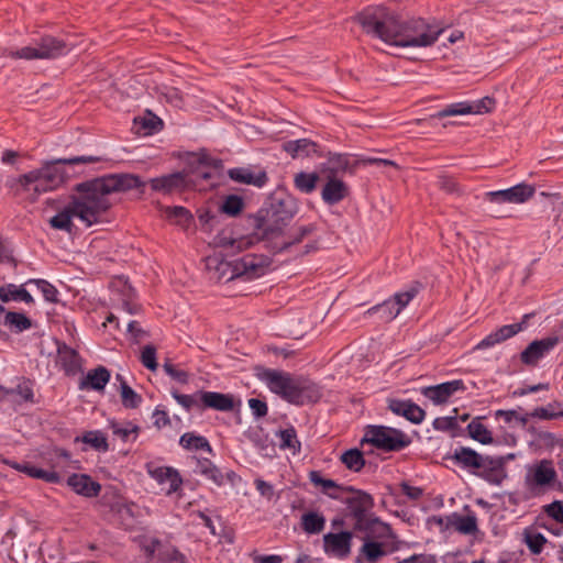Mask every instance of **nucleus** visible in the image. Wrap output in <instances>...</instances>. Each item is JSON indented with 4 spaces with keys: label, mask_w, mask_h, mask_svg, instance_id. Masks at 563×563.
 Listing matches in <instances>:
<instances>
[{
    "label": "nucleus",
    "mask_w": 563,
    "mask_h": 563,
    "mask_svg": "<svg viewBox=\"0 0 563 563\" xmlns=\"http://www.w3.org/2000/svg\"><path fill=\"white\" fill-rule=\"evenodd\" d=\"M189 179L187 173L176 172L161 177L152 178L150 180L151 188L154 191L168 195L175 191H181L189 187Z\"/></svg>",
    "instance_id": "nucleus-19"
},
{
    "label": "nucleus",
    "mask_w": 563,
    "mask_h": 563,
    "mask_svg": "<svg viewBox=\"0 0 563 563\" xmlns=\"http://www.w3.org/2000/svg\"><path fill=\"white\" fill-rule=\"evenodd\" d=\"M448 526L453 527L456 531L463 534H474L477 532V518L474 514L461 516L452 514L448 518Z\"/></svg>",
    "instance_id": "nucleus-31"
},
{
    "label": "nucleus",
    "mask_w": 563,
    "mask_h": 563,
    "mask_svg": "<svg viewBox=\"0 0 563 563\" xmlns=\"http://www.w3.org/2000/svg\"><path fill=\"white\" fill-rule=\"evenodd\" d=\"M27 284H34L42 292L44 299L49 302H57L58 291L51 283L45 279H30Z\"/></svg>",
    "instance_id": "nucleus-54"
},
{
    "label": "nucleus",
    "mask_w": 563,
    "mask_h": 563,
    "mask_svg": "<svg viewBox=\"0 0 563 563\" xmlns=\"http://www.w3.org/2000/svg\"><path fill=\"white\" fill-rule=\"evenodd\" d=\"M153 563H188L187 558L175 548H164L158 552L157 562Z\"/></svg>",
    "instance_id": "nucleus-55"
},
{
    "label": "nucleus",
    "mask_w": 563,
    "mask_h": 563,
    "mask_svg": "<svg viewBox=\"0 0 563 563\" xmlns=\"http://www.w3.org/2000/svg\"><path fill=\"white\" fill-rule=\"evenodd\" d=\"M373 313H379L380 319L383 321H391L400 313V311H398V309L396 308L395 300H391L389 298V299L385 300L384 302L369 308L366 311V314H373Z\"/></svg>",
    "instance_id": "nucleus-43"
},
{
    "label": "nucleus",
    "mask_w": 563,
    "mask_h": 563,
    "mask_svg": "<svg viewBox=\"0 0 563 563\" xmlns=\"http://www.w3.org/2000/svg\"><path fill=\"white\" fill-rule=\"evenodd\" d=\"M109 427L112 430V433L123 442L135 441L140 432V427L131 421L122 423L111 421Z\"/></svg>",
    "instance_id": "nucleus-36"
},
{
    "label": "nucleus",
    "mask_w": 563,
    "mask_h": 563,
    "mask_svg": "<svg viewBox=\"0 0 563 563\" xmlns=\"http://www.w3.org/2000/svg\"><path fill=\"white\" fill-rule=\"evenodd\" d=\"M4 324L9 325L15 332H22L31 328V320L20 312H7L4 316Z\"/></svg>",
    "instance_id": "nucleus-47"
},
{
    "label": "nucleus",
    "mask_w": 563,
    "mask_h": 563,
    "mask_svg": "<svg viewBox=\"0 0 563 563\" xmlns=\"http://www.w3.org/2000/svg\"><path fill=\"white\" fill-rule=\"evenodd\" d=\"M528 318H529V314H525L521 322L506 324V325L498 328L496 331L489 333L482 341H479L476 344L475 350L489 349L496 344H499V343L515 336L516 334H518L519 332H521L522 330L526 329Z\"/></svg>",
    "instance_id": "nucleus-18"
},
{
    "label": "nucleus",
    "mask_w": 563,
    "mask_h": 563,
    "mask_svg": "<svg viewBox=\"0 0 563 563\" xmlns=\"http://www.w3.org/2000/svg\"><path fill=\"white\" fill-rule=\"evenodd\" d=\"M18 184L22 189L36 200L42 194L54 190L49 183L44 178L38 169L31 170L18 178Z\"/></svg>",
    "instance_id": "nucleus-20"
},
{
    "label": "nucleus",
    "mask_w": 563,
    "mask_h": 563,
    "mask_svg": "<svg viewBox=\"0 0 563 563\" xmlns=\"http://www.w3.org/2000/svg\"><path fill=\"white\" fill-rule=\"evenodd\" d=\"M466 389L462 379H454L434 386L421 388V394L434 405L445 404L455 393Z\"/></svg>",
    "instance_id": "nucleus-16"
},
{
    "label": "nucleus",
    "mask_w": 563,
    "mask_h": 563,
    "mask_svg": "<svg viewBox=\"0 0 563 563\" xmlns=\"http://www.w3.org/2000/svg\"><path fill=\"white\" fill-rule=\"evenodd\" d=\"M283 148L292 158L311 157L314 155L321 156V154L319 153V145L308 139H299V140L285 142L283 144Z\"/></svg>",
    "instance_id": "nucleus-28"
},
{
    "label": "nucleus",
    "mask_w": 563,
    "mask_h": 563,
    "mask_svg": "<svg viewBox=\"0 0 563 563\" xmlns=\"http://www.w3.org/2000/svg\"><path fill=\"white\" fill-rule=\"evenodd\" d=\"M451 460L490 484L500 485L506 478L505 460L501 456L482 455L471 448L459 446L454 450Z\"/></svg>",
    "instance_id": "nucleus-6"
},
{
    "label": "nucleus",
    "mask_w": 563,
    "mask_h": 563,
    "mask_svg": "<svg viewBox=\"0 0 563 563\" xmlns=\"http://www.w3.org/2000/svg\"><path fill=\"white\" fill-rule=\"evenodd\" d=\"M214 244L224 249H238L241 250L245 244L243 239H235L231 232L223 230L214 236Z\"/></svg>",
    "instance_id": "nucleus-49"
},
{
    "label": "nucleus",
    "mask_w": 563,
    "mask_h": 563,
    "mask_svg": "<svg viewBox=\"0 0 563 563\" xmlns=\"http://www.w3.org/2000/svg\"><path fill=\"white\" fill-rule=\"evenodd\" d=\"M341 462L351 471L360 472L365 465L363 452L358 449H350L341 455Z\"/></svg>",
    "instance_id": "nucleus-44"
},
{
    "label": "nucleus",
    "mask_w": 563,
    "mask_h": 563,
    "mask_svg": "<svg viewBox=\"0 0 563 563\" xmlns=\"http://www.w3.org/2000/svg\"><path fill=\"white\" fill-rule=\"evenodd\" d=\"M82 441L101 452H107L109 449L107 437L101 431L86 432L82 435Z\"/></svg>",
    "instance_id": "nucleus-51"
},
{
    "label": "nucleus",
    "mask_w": 563,
    "mask_h": 563,
    "mask_svg": "<svg viewBox=\"0 0 563 563\" xmlns=\"http://www.w3.org/2000/svg\"><path fill=\"white\" fill-rule=\"evenodd\" d=\"M327 183L321 190L324 203L333 206L345 199L349 195L347 185L339 177L325 176Z\"/></svg>",
    "instance_id": "nucleus-24"
},
{
    "label": "nucleus",
    "mask_w": 563,
    "mask_h": 563,
    "mask_svg": "<svg viewBox=\"0 0 563 563\" xmlns=\"http://www.w3.org/2000/svg\"><path fill=\"white\" fill-rule=\"evenodd\" d=\"M319 181L318 173L299 172L294 176V186L302 194L309 195L317 188Z\"/></svg>",
    "instance_id": "nucleus-37"
},
{
    "label": "nucleus",
    "mask_w": 563,
    "mask_h": 563,
    "mask_svg": "<svg viewBox=\"0 0 563 563\" xmlns=\"http://www.w3.org/2000/svg\"><path fill=\"white\" fill-rule=\"evenodd\" d=\"M355 19L367 35L397 47H430L444 31L422 18L401 20L384 5L367 7Z\"/></svg>",
    "instance_id": "nucleus-2"
},
{
    "label": "nucleus",
    "mask_w": 563,
    "mask_h": 563,
    "mask_svg": "<svg viewBox=\"0 0 563 563\" xmlns=\"http://www.w3.org/2000/svg\"><path fill=\"white\" fill-rule=\"evenodd\" d=\"M547 515L555 521L563 523V505L561 501H553L544 508Z\"/></svg>",
    "instance_id": "nucleus-64"
},
{
    "label": "nucleus",
    "mask_w": 563,
    "mask_h": 563,
    "mask_svg": "<svg viewBox=\"0 0 563 563\" xmlns=\"http://www.w3.org/2000/svg\"><path fill=\"white\" fill-rule=\"evenodd\" d=\"M220 214H214L209 210L199 211L198 219L203 230L210 231L218 223Z\"/></svg>",
    "instance_id": "nucleus-63"
},
{
    "label": "nucleus",
    "mask_w": 563,
    "mask_h": 563,
    "mask_svg": "<svg viewBox=\"0 0 563 563\" xmlns=\"http://www.w3.org/2000/svg\"><path fill=\"white\" fill-rule=\"evenodd\" d=\"M268 266L269 260L256 254H246L233 261H227L220 255L206 258L209 279L216 283H228L236 278L252 280L263 276Z\"/></svg>",
    "instance_id": "nucleus-4"
},
{
    "label": "nucleus",
    "mask_w": 563,
    "mask_h": 563,
    "mask_svg": "<svg viewBox=\"0 0 563 563\" xmlns=\"http://www.w3.org/2000/svg\"><path fill=\"white\" fill-rule=\"evenodd\" d=\"M256 376L264 382L269 390L294 405L316 402L321 397L319 386L303 377H295L291 374L278 369L258 366Z\"/></svg>",
    "instance_id": "nucleus-3"
},
{
    "label": "nucleus",
    "mask_w": 563,
    "mask_h": 563,
    "mask_svg": "<svg viewBox=\"0 0 563 563\" xmlns=\"http://www.w3.org/2000/svg\"><path fill=\"white\" fill-rule=\"evenodd\" d=\"M362 532L364 542L355 558V563H377L391 551L388 545L389 540L395 539L393 533L387 538H374L369 536L368 531Z\"/></svg>",
    "instance_id": "nucleus-13"
},
{
    "label": "nucleus",
    "mask_w": 563,
    "mask_h": 563,
    "mask_svg": "<svg viewBox=\"0 0 563 563\" xmlns=\"http://www.w3.org/2000/svg\"><path fill=\"white\" fill-rule=\"evenodd\" d=\"M495 417L497 419L503 418L506 423H516L520 427H526L530 419L529 412H526L521 407L509 410H497Z\"/></svg>",
    "instance_id": "nucleus-40"
},
{
    "label": "nucleus",
    "mask_w": 563,
    "mask_h": 563,
    "mask_svg": "<svg viewBox=\"0 0 563 563\" xmlns=\"http://www.w3.org/2000/svg\"><path fill=\"white\" fill-rule=\"evenodd\" d=\"M277 435L280 440L279 448L282 450H290L292 454H297L300 452L301 444L297 439V432L294 427H289L277 432Z\"/></svg>",
    "instance_id": "nucleus-41"
},
{
    "label": "nucleus",
    "mask_w": 563,
    "mask_h": 563,
    "mask_svg": "<svg viewBox=\"0 0 563 563\" xmlns=\"http://www.w3.org/2000/svg\"><path fill=\"white\" fill-rule=\"evenodd\" d=\"M419 286L412 285L406 290L395 294L390 299L395 300L396 308L401 312L404 308L418 295Z\"/></svg>",
    "instance_id": "nucleus-52"
},
{
    "label": "nucleus",
    "mask_w": 563,
    "mask_h": 563,
    "mask_svg": "<svg viewBox=\"0 0 563 563\" xmlns=\"http://www.w3.org/2000/svg\"><path fill=\"white\" fill-rule=\"evenodd\" d=\"M0 299L3 302L10 300L24 301L25 303H33L34 299L31 294L23 286L8 285L0 288Z\"/></svg>",
    "instance_id": "nucleus-34"
},
{
    "label": "nucleus",
    "mask_w": 563,
    "mask_h": 563,
    "mask_svg": "<svg viewBox=\"0 0 563 563\" xmlns=\"http://www.w3.org/2000/svg\"><path fill=\"white\" fill-rule=\"evenodd\" d=\"M164 547L157 539H152L150 542L143 545V551L146 555V563L157 562V555L159 551H163Z\"/></svg>",
    "instance_id": "nucleus-60"
},
{
    "label": "nucleus",
    "mask_w": 563,
    "mask_h": 563,
    "mask_svg": "<svg viewBox=\"0 0 563 563\" xmlns=\"http://www.w3.org/2000/svg\"><path fill=\"white\" fill-rule=\"evenodd\" d=\"M349 167V159L342 154H331L325 163L320 165V170L325 176L339 177L340 174L344 173Z\"/></svg>",
    "instance_id": "nucleus-33"
},
{
    "label": "nucleus",
    "mask_w": 563,
    "mask_h": 563,
    "mask_svg": "<svg viewBox=\"0 0 563 563\" xmlns=\"http://www.w3.org/2000/svg\"><path fill=\"white\" fill-rule=\"evenodd\" d=\"M110 372L104 366H98L90 369L79 383L81 390H102L110 380Z\"/></svg>",
    "instance_id": "nucleus-29"
},
{
    "label": "nucleus",
    "mask_w": 563,
    "mask_h": 563,
    "mask_svg": "<svg viewBox=\"0 0 563 563\" xmlns=\"http://www.w3.org/2000/svg\"><path fill=\"white\" fill-rule=\"evenodd\" d=\"M117 380L120 382V395L123 407L128 409H135L142 402V397L134 391L125 382L121 374H117Z\"/></svg>",
    "instance_id": "nucleus-38"
},
{
    "label": "nucleus",
    "mask_w": 563,
    "mask_h": 563,
    "mask_svg": "<svg viewBox=\"0 0 563 563\" xmlns=\"http://www.w3.org/2000/svg\"><path fill=\"white\" fill-rule=\"evenodd\" d=\"M57 362L67 375H75L81 368L78 352L65 343H59L57 346Z\"/></svg>",
    "instance_id": "nucleus-26"
},
{
    "label": "nucleus",
    "mask_w": 563,
    "mask_h": 563,
    "mask_svg": "<svg viewBox=\"0 0 563 563\" xmlns=\"http://www.w3.org/2000/svg\"><path fill=\"white\" fill-rule=\"evenodd\" d=\"M243 206L244 203L241 197L236 195H230L225 198L222 206L220 207V212L235 217L242 211Z\"/></svg>",
    "instance_id": "nucleus-53"
},
{
    "label": "nucleus",
    "mask_w": 563,
    "mask_h": 563,
    "mask_svg": "<svg viewBox=\"0 0 563 563\" xmlns=\"http://www.w3.org/2000/svg\"><path fill=\"white\" fill-rule=\"evenodd\" d=\"M352 538L353 533L349 531L325 533L323 536V550L330 556L346 559L351 553Z\"/></svg>",
    "instance_id": "nucleus-15"
},
{
    "label": "nucleus",
    "mask_w": 563,
    "mask_h": 563,
    "mask_svg": "<svg viewBox=\"0 0 563 563\" xmlns=\"http://www.w3.org/2000/svg\"><path fill=\"white\" fill-rule=\"evenodd\" d=\"M309 479L310 482L316 486H321L323 494L329 493L331 489L338 490L339 484L334 482L333 479H325L321 476V473L318 471H311L309 473Z\"/></svg>",
    "instance_id": "nucleus-59"
},
{
    "label": "nucleus",
    "mask_w": 563,
    "mask_h": 563,
    "mask_svg": "<svg viewBox=\"0 0 563 563\" xmlns=\"http://www.w3.org/2000/svg\"><path fill=\"white\" fill-rule=\"evenodd\" d=\"M228 174L229 177L236 183L252 185L257 188L264 187L268 181V176L265 170L255 173L250 168L238 167L229 169Z\"/></svg>",
    "instance_id": "nucleus-25"
},
{
    "label": "nucleus",
    "mask_w": 563,
    "mask_h": 563,
    "mask_svg": "<svg viewBox=\"0 0 563 563\" xmlns=\"http://www.w3.org/2000/svg\"><path fill=\"white\" fill-rule=\"evenodd\" d=\"M298 207L292 197L274 199L261 208L254 217V228L263 238H273L283 232L297 213Z\"/></svg>",
    "instance_id": "nucleus-7"
},
{
    "label": "nucleus",
    "mask_w": 563,
    "mask_h": 563,
    "mask_svg": "<svg viewBox=\"0 0 563 563\" xmlns=\"http://www.w3.org/2000/svg\"><path fill=\"white\" fill-rule=\"evenodd\" d=\"M432 426L438 431H450L457 427L456 417H438L433 420Z\"/></svg>",
    "instance_id": "nucleus-62"
},
{
    "label": "nucleus",
    "mask_w": 563,
    "mask_h": 563,
    "mask_svg": "<svg viewBox=\"0 0 563 563\" xmlns=\"http://www.w3.org/2000/svg\"><path fill=\"white\" fill-rule=\"evenodd\" d=\"M11 395L19 396L24 401H33V388L30 380L22 379L14 388L7 391Z\"/></svg>",
    "instance_id": "nucleus-57"
},
{
    "label": "nucleus",
    "mask_w": 563,
    "mask_h": 563,
    "mask_svg": "<svg viewBox=\"0 0 563 563\" xmlns=\"http://www.w3.org/2000/svg\"><path fill=\"white\" fill-rule=\"evenodd\" d=\"M100 157L92 155L74 156L69 158H58L45 163L38 170L54 189L58 188L68 178V174L59 165L75 166L79 164H90L100 162Z\"/></svg>",
    "instance_id": "nucleus-10"
},
{
    "label": "nucleus",
    "mask_w": 563,
    "mask_h": 563,
    "mask_svg": "<svg viewBox=\"0 0 563 563\" xmlns=\"http://www.w3.org/2000/svg\"><path fill=\"white\" fill-rule=\"evenodd\" d=\"M166 216L169 220H174L177 224L186 228L192 220V216L184 207H167Z\"/></svg>",
    "instance_id": "nucleus-50"
},
{
    "label": "nucleus",
    "mask_w": 563,
    "mask_h": 563,
    "mask_svg": "<svg viewBox=\"0 0 563 563\" xmlns=\"http://www.w3.org/2000/svg\"><path fill=\"white\" fill-rule=\"evenodd\" d=\"M148 474L162 486V490L166 495L176 493L183 484L179 473L173 467L157 466L148 468Z\"/></svg>",
    "instance_id": "nucleus-21"
},
{
    "label": "nucleus",
    "mask_w": 563,
    "mask_h": 563,
    "mask_svg": "<svg viewBox=\"0 0 563 563\" xmlns=\"http://www.w3.org/2000/svg\"><path fill=\"white\" fill-rule=\"evenodd\" d=\"M388 409L397 416L405 417L415 424H419L424 420L426 411L411 400L390 399Z\"/></svg>",
    "instance_id": "nucleus-23"
},
{
    "label": "nucleus",
    "mask_w": 563,
    "mask_h": 563,
    "mask_svg": "<svg viewBox=\"0 0 563 563\" xmlns=\"http://www.w3.org/2000/svg\"><path fill=\"white\" fill-rule=\"evenodd\" d=\"M530 418H537L541 420H552L563 417L562 405L558 401L550 402L544 407H538L529 412Z\"/></svg>",
    "instance_id": "nucleus-42"
},
{
    "label": "nucleus",
    "mask_w": 563,
    "mask_h": 563,
    "mask_svg": "<svg viewBox=\"0 0 563 563\" xmlns=\"http://www.w3.org/2000/svg\"><path fill=\"white\" fill-rule=\"evenodd\" d=\"M411 443L410 438L401 430L385 426H368L361 444H371L386 452H398Z\"/></svg>",
    "instance_id": "nucleus-8"
},
{
    "label": "nucleus",
    "mask_w": 563,
    "mask_h": 563,
    "mask_svg": "<svg viewBox=\"0 0 563 563\" xmlns=\"http://www.w3.org/2000/svg\"><path fill=\"white\" fill-rule=\"evenodd\" d=\"M66 483L73 492L86 498L97 497L101 492V485L87 474H71Z\"/></svg>",
    "instance_id": "nucleus-22"
},
{
    "label": "nucleus",
    "mask_w": 563,
    "mask_h": 563,
    "mask_svg": "<svg viewBox=\"0 0 563 563\" xmlns=\"http://www.w3.org/2000/svg\"><path fill=\"white\" fill-rule=\"evenodd\" d=\"M10 465L13 468H15L16 471L22 472L32 478H38L46 483H52V484H56V483L60 482L59 474L54 471H45V470L40 468L30 463L20 464V463L13 462V463H10Z\"/></svg>",
    "instance_id": "nucleus-30"
},
{
    "label": "nucleus",
    "mask_w": 563,
    "mask_h": 563,
    "mask_svg": "<svg viewBox=\"0 0 563 563\" xmlns=\"http://www.w3.org/2000/svg\"><path fill=\"white\" fill-rule=\"evenodd\" d=\"M194 472L212 481L216 485L223 484V474L209 459H195Z\"/></svg>",
    "instance_id": "nucleus-32"
},
{
    "label": "nucleus",
    "mask_w": 563,
    "mask_h": 563,
    "mask_svg": "<svg viewBox=\"0 0 563 563\" xmlns=\"http://www.w3.org/2000/svg\"><path fill=\"white\" fill-rule=\"evenodd\" d=\"M559 343L558 336H548L541 340L532 341L520 354V360L525 365L536 366L550 351Z\"/></svg>",
    "instance_id": "nucleus-17"
},
{
    "label": "nucleus",
    "mask_w": 563,
    "mask_h": 563,
    "mask_svg": "<svg viewBox=\"0 0 563 563\" xmlns=\"http://www.w3.org/2000/svg\"><path fill=\"white\" fill-rule=\"evenodd\" d=\"M179 444L186 450H202L212 453V448L208 440L202 435H197L192 432L184 433L180 437Z\"/></svg>",
    "instance_id": "nucleus-39"
},
{
    "label": "nucleus",
    "mask_w": 563,
    "mask_h": 563,
    "mask_svg": "<svg viewBox=\"0 0 563 563\" xmlns=\"http://www.w3.org/2000/svg\"><path fill=\"white\" fill-rule=\"evenodd\" d=\"M536 187L527 183H520L507 189L487 191L484 195V200L490 203H514L520 205L527 202L533 197Z\"/></svg>",
    "instance_id": "nucleus-12"
},
{
    "label": "nucleus",
    "mask_w": 563,
    "mask_h": 563,
    "mask_svg": "<svg viewBox=\"0 0 563 563\" xmlns=\"http://www.w3.org/2000/svg\"><path fill=\"white\" fill-rule=\"evenodd\" d=\"M345 490H347V495L343 504L346 505L350 516L354 519V531H368L369 536L374 538L390 537V527L372 512L374 507L373 497L368 493L352 486Z\"/></svg>",
    "instance_id": "nucleus-5"
},
{
    "label": "nucleus",
    "mask_w": 563,
    "mask_h": 563,
    "mask_svg": "<svg viewBox=\"0 0 563 563\" xmlns=\"http://www.w3.org/2000/svg\"><path fill=\"white\" fill-rule=\"evenodd\" d=\"M325 527V518L319 512L308 511L301 516V528L306 533L318 534Z\"/></svg>",
    "instance_id": "nucleus-35"
},
{
    "label": "nucleus",
    "mask_w": 563,
    "mask_h": 563,
    "mask_svg": "<svg viewBox=\"0 0 563 563\" xmlns=\"http://www.w3.org/2000/svg\"><path fill=\"white\" fill-rule=\"evenodd\" d=\"M134 123L140 126L145 135L158 131L163 125L162 120L150 111L144 117L135 118Z\"/></svg>",
    "instance_id": "nucleus-45"
},
{
    "label": "nucleus",
    "mask_w": 563,
    "mask_h": 563,
    "mask_svg": "<svg viewBox=\"0 0 563 563\" xmlns=\"http://www.w3.org/2000/svg\"><path fill=\"white\" fill-rule=\"evenodd\" d=\"M467 430L470 437L482 444H490L493 442L492 432L479 421L473 420L468 423Z\"/></svg>",
    "instance_id": "nucleus-46"
},
{
    "label": "nucleus",
    "mask_w": 563,
    "mask_h": 563,
    "mask_svg": "<svg viewBox=\"0 0 563 563\" xmlns=\"http://www.w3.org/2000/svg\"><path fill=\"white\" fill-rule=\"evenodd\" d=\"M495 100L488 96L475 101H462L448 104L442 110L431 114L429 120L443 119L454 115L484 114L495 108Z\"/></svg>",
    "instance_id": "nucleus-11"
},
{
    "label": "nucleus",
    "mask_w": 563,
    "mask_h": 563,
    "mask_svg": "<svg viewBox=\"0 0 563 563\" xmlns=\"http://www.w3.org/2000/svg\"><path fill=\"white\" fill-rule=\"evenodd\" d=\"M201 409L210 408L219 411H231L234 408L233 396L217 391H201Z\"/></svg>",
    "instance_id": "nucleus-27"
},
{
    "label": "nucleus",
    "mask_w": 563,
    "mask_h": 563,
    "mask_svg": "<svg viewBox=\"0 0 563 563\" xmlns=\"http://www.w3.org/2000/svg\"><path fill=\"white\" fill-rule=\"evenodd\" d=\"M314 231H316L314 224H308V225H302V227L297 228L292 232L291 239L287 242H284L280 250L284 251L294 244L300 243L306 236L310 235Z\"/></svg>",
    "instance_id": "nucleus-56"
},
{
    "label": "nucleus",
    "mask_w": 563,
    "mask_h": 563,
    "mask_svg": "<svg viewBox=\"0 0 563 563\" xmlns=\"http://www.w3.org/2000/svg\"><path fill=\"white\" fill-rule=\"evenodd\" d=\"M141 362L146 368L151 371H155L157 368L156 350L153 345H146L143 347Z\"/></svg>",
    "instance_id": "nucleus-61"
},
{
    "label": "nucleus",
    "mask_w": 563,
    "mask_h": 563,
    "mask_svg": "<svg viewBox=\"0 0 563 563\" xmlns=\"http://www.w3.org/2000/svg\"><path fill=\"white\" fill-rule=\"evenodd\" d=\"M555 479L556 471L550 460H541L529 466L525 476L526 485L532 490L548 486Z\"/></svg>",
    "instance_id": "nucleus-14"
},
{
    "label": "nucleus",
    "mask_w": 563,
    "mask_h": 563,
    "mask_svg": "<svg viewBox=\"0 0 563 563\" xmlns=\"http://www.w3.org/2000/svg\"><path fill=\"white\" fill-rule=\"evenodd\" d=\"M200 395L201 391H197L192 395H184L177 390H172L173 398L187 411L194 408L201 409Z\"/></svg>",
    "instance_id": "nucleus-48"
},
{
    "label": "nucleus",
    "mask_w": 563,
    "mask_h": 563,
    "mask_svg": "<svg viewBox=\"0 0 563 563\" xmlns=\"http://www.w3.org/2000/svg\"><path fill=\"white\" fill-rule=\"evenodd\" d=\"M71 46L63 40L54 36H43L35 46H25L16 51H11L9 56L12 58L32 59H52L68 54Z\"/></svg>",
    "instance_id": "nucleus-9"
},
{
    "label": "nucleus",
    "mask_w": 563,
    "mask_h": 563,
    "mask_svg": "<svg viewBox=\"0 0 563 563\" xmlns=\"http://www.w3.org/2000/svg\"><path fill=\"white\" fill-rule=\"evenodd\" d=\"M141 186H144V183L134 174H109L77 184L75 190L78 195L73 196L70 202L49 219V224L56 230L70 233L74 227L73 218L76 217L87 227H91L111 207V194Z\"/></svg>",
    "instance_id": "nucleus-1"
},
{
    "label": "nucleus",
    "mask_w": 563,
    "mask_h": 563,
    "mask_svg": "<svg viewBox=\"0 0 563 563\" xmlns=\"http://www.w3.org/2000/svg\"><path fill=\"white\" fill-rule=\"evenodd\" d=\"M545 542V537L540 532H531L526 534V544L533 554H540Z\"/></svg>",
    "instance_id": "nucleus-58"
}]
</instances>
